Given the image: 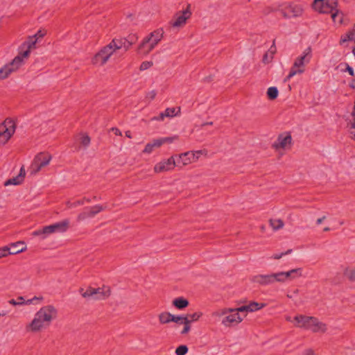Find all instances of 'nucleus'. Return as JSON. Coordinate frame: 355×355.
Returning a JSON list of instances; mask_svg holds the SVG:
<instances>
[{"label":"nucleus","instance_id":"nucleus-32","mask_svg":"<svg viewBox=\"0 0 355 355\" xmlns=\"http://www.w3.org/2000/svg\"><path fill=\"white\" fill-rule=\"evenodd\" d=\"M313 320L310 316H306L303 315H296L294 318V320L297 322L296 325L299 327H303V323L305 320Z\"/></svg>","mask_w":355,"mask_h":355},{"label":"nucleus","instance_id":"nucleus-12","mask_svg":"<svg viewBox=\"0 0 355 355\" xmlns=\"http://www.w3.org/2000/svg\"><path fill=\"white\" fill-rule=\"evenodd\" d=\"M313 320H305L303 323V327L307 329H311L313 332H318L320 331L324 332L326 331V325L322 322L318 321V318L310 316Z\"/></svg>","mask_w":355,"mask_h":355},{"label":"nucleus","instance_id":"nucleus-47","mask_svg":"<svg viewBox=\"0 0 355 355\" xmlns=\"http://www.w3.org/2000/svg\"><path fill=\"white\" fill-rule=\"evenodd\" d=\"M345 66V69H343L342 71L343 72H348L349 74L352 76H354V71L353 69V68L349 66V64L348 63H344Z\"/></svg>","mask_w":355,"mask_h":355},{"label":"nucleus","instance_id":"nucleus-19","mask_svg":"<svg viewBox=\"0 0 355 355\" xmlns=\"http://www.w3.org/2000/svg\"><path fill=\"white\" fill-rule=\"evenodd\" d=\"M191 5L188 4L187 8L183 10L181 15L177 17L175 21L173 22L172 26L173 27H180L186 24L187 19L190 18L191 12L190 11Z\"/></svg>","mask_w":355,"mask_h":355},{"label":"nucleus","instance_id":"nucleus-33","mask_svg":"<svg viewBox=\"0 0 355 355\" xmlns=\"http://www.w3.org/2000/svg\"><path fill=\"white\" fill-rule=\"evenodd\" d=\"M270 223L273 230H277L283 227L284 222L281 219H270Z\"/></svg>","mask_w":355,"mask_h":355},{"label":"nucleus","instance_id":"nucleus-2","mask_svg":"<svg viewBox=\"0 0 355 355\" xmlns=\"http://www.w3.org/2000/svg\"><path fill=\"white\" fill-rule=\"evenodd\" d=\"M164 34L162 28H158L150 33L142 40L138 47V51L144 55H148L162 40Z\"/></svg>","mask_w":355,"mask_h":355},{"label":"nucleus","instance_id":"nucleus-21","mask_svg":"<svg viewBox=\"0 0 355 355\" xmlns=\"http://www.w3.org/2000/svg\"><path fill=\"white\" fill-rule=\"evenodd\" d=\"M10 246L11 248H10V252H8V254H16L24 251L26 249V244L24 241L12 243L10 244Z\"/></svg>","mask_w":355,"mask_h":355},{"label":"nucleus","instance_id":"nucleus-36","mask_svg":"<svg viewBox=\"0 0 355 355\" xmlns=\"http://www.w3.org/2000/svg\"><path fill=\"white\" fill-rule=\"evenodd\" d=\"M345 276H346L349 281H355V267L351 269H346L344 272Z\"/></svg>","mask_w":355,"mask_h":355},{"label":"nucleus","instance_id":"nucleus-28","mask_svg":"<svg viewBox=\"0 0 355 355\" xmlns=\"http://www.w3.org/2000/svg\"><path fill=\"white\" fill-rule=\"evenodd\" d=\"M125 43V37L123 38H114L112 40V41L109 44H112L113 46V49L115 50L116 49H123V45Z\"/></svg>","mask_w":355,"mask_h":355},{"label":"nucleus","instance_id":"nucleus-29","mask_svg":"<svg viewBox=\"0 0 355 355\" xmlns=\"http://www.w3.org/2000/svg\"><path fill=\"white\" fill-rule=\"evenodd\" d=\"M171 314L169 312H163L159 315V321L161 324H167L172 322Z\"/></svg>","mask_w":355,"mask_h":355},{"label":"nucleus","instance_id":"nucleus-10","mask_svg":"<svg viewBox=\"0 0 355 355\" xmlns=\"http://www.w3.org/2000/svg\"><path fill=\"white\" fill-rule=\"evenodd\" d=\"M16 125L10 119H6L0 124V136H3L8 141L15 131Z\"/></svg>","mask_w":355,"mask_h":355},{"label":"nucleus","instance_id":"nucleus-22","mask_svg":"<svg viewBox=\"0 0 355 355\" xmlns=\"http://www.w3.org/2000/svg\"><path fill=\"white\" fill-rule=\"evenodd\" d=\"M331 17L334 24H342L343 22L344 14L343 12L337 9V8L332 9V11L329 12Z\"/></svg>","mask_w":355,"mask_h":355},{"label":"nucleus","instance_id":"nucleus-64","mask_svg":"<svg viewBox=\"0 0 355 355\" xmlns=\"http://www.w3.org/2000/svg\"><path fill=\"white\" fill-rule=\"evenodd\" d=\"M349 87L352 89H355V79H352L349 85Z\"/></svg>","mask_w":355,"mask_h":355},{"label":"nucleus","instance_id":"nucleus-48","mask_svg":"<svg viewBox=\"0 0 355 355\" xmlns=\"http://www.w3.org/2000/svg\"><path fill=\"white\" fill-rule=\"evenodd\" d=\"M127 40H128L132 44H134L138 40V37L136 34H130L127 37H125Z\"/></svg>","mask_w":355,"mask_h":355},{"label":"nucleus","instance_id":"nucleus-7","mask_svg":"<svg viewBox=\"0 0 355 355\" xmlns=\"http://www.w3.org/2000/svg\"><path fill=\"white\" fill-rule=\"evenodd\" d=\"M311 56V48L309 46L304 51L303 54L302 55L297 57L295 59L291 69H294L295 71L303 70L304 73L305 71V64H308L310 62Z\"/></svg>","mask_w":355,"mask_h":355},{"label":"nucleus","instance_id":"nucleus-26","mask_svg":"<svg viewBox=\"0 0 355 355\" xmlns=\"http://www.w3.org/2000/svg\"><path fill=\"white\" fill-rule=\"evenodd\" d=\"M353 40H355V28H353L352 30L349 31L345 35L341 36L340 44L342 45L343 44L347 41Z\"/></svg>","mask_w":355,"mask_h":355},{"label":"nucleus","instance_id":"nucleus-52","mask_svg":"<svg viewBox=\"0 0 355 355\" xmlns=\"http://www.w3.org/2000/svg\"><path fill=\"white\" fill-rule=\"evenodd\" d=\"M46 35V31L42 30H39L33 36H35V38H37V40L39 38H42Z\"/></svg>","mask_w":355,"mask_h":355},{"label":"nucleus","instance_id":"nucleus-53","mask_svg":"<svg viewBox=\"0 0 355 355\" xmlns=\"http://www.w3.org/2000/svg\"><path fill=\"white\" fill-rule=\"evenodd\" d=\"M156 94V92L155 90H152L147 94L146 98L153 100L155 98Z\"/></svg>","mask_w":355,"mask_h":355},{"label":"nucleus","instance_id":"nucleus-16","mask_svg":"<svg viewBox=\"0 0 355 355\" xmlns=\"http://www.w3.org/2000/svg\"><path fill=\"white\" fill-rule=\"evenodd\" d=\"M302 9L297 6H288L281 9L279 13L283 17L287 19L300 16L302 14Z\"/></svg>","mask_w":355,"mask_h":355},{"label":"nucleus","instance_id":"nucleus-62","mask_svg":"<svg viewBox=\"0 0 355 355\" xmlns=\"http://www.w3.org/2000/svg\"><path fill=\"white\" fill-rule=\"evenodd\" d=\"M326 218V216H323L322 217L318 218L317 220H316V224L317 225H320L324 220H325Z\"/></svg>","mask_w":355,"mask_h":355},{"label":"nucleus","instance_id":"nucleus-43","mask_svg":"<svg viewBox=\"0 0 355 355\" xmlns=\"http://www.w3.org/2000/svg\"><path fill=\"white\" fill-rule=\"evenodd\" d=\"M202 314L200 312H196L193 314H187L186 315L189 318V320L191 322H194L197 321L202 316Z\"/></svg>","mask_w":355,"mask_h":355},{"label":"nucleus","instance_id":"nucleus-27","mask_svg":"<svg viewBox=\"0 0 355 355\" xmlns=\"http://www.w3.org/2000/svg\"><path fill=\"white\" fill-rule=\"evenodd\" d=\"M89 207H85L83 211L80 213L77 216V221H83L88 218H93L94 216L92 215V211L89 209H87Z\"/></svg>","mask_w":355,"mask_h":355},{"label":"nucleus","instance_id":"nucleus-37","mask_svg":"<svg viewBox=\"0 0 355 355\" xmlns=\"http://www.w3.org/2000/svg\"><path fill=\"white\" fill-rule=\"evenodd\" d=\"M91 139L87 135H82L80 143L84 148H87L90 144Z\"/></svg>","mask_w":355,"mask_h":355},{"label":"nucleus","instance_id":"nucleus-45","mask_svg":"<svg viewBox=\"0 0 355 355\" xmlns=\"http://www.w3.org/2000/svg\"><path fill=\"white\" fill-rule=\"evenodd\" d=\"M292 249H289L284 252H282L279 254H274L271 258L274 259H279L284 255L290 254L292 252Z\"/></svg>","mask_w":355,"mask_h":355},{"label":"nucleus","instance_id":"nucleus-30","mask_svg":"<svg viewBox=\"0 0 355 355\" xmlns=\"http://www.w3.org/2000/svg\"><path fill=\"white\" fill-rule=\"evenodd\" d=\"M180 107H178L177 108L175 107H168L166 108L164 111V115H166V117H173L175 116H178L180 113Z\"/></svg>","mask_w":355,"mask_h":355},{"label":"nucleus","instance_id":"nucleus-59","mask_svg":"<svg viewBox=\"0 0 355 355\" xmlns=\"http://www.w3.org/2000/svg\"><path fill=\"white\" fill-rule=\"evenodd\" d=\"M184 319L182 322V324L184 325H190L192 322L187 315H184Z\"/></svg>","mask_w":355,"mask_h":355},{"label":"nucleus","instance_id":"nucleus-44","mask_svg":"<svg viewBox=\"0 0 355 355\" xmlns=\"http://www.w3.org/2000/svg\"><path fill=\"white\" fill-rule=\"evenodd\" d=\"M153 64V63L151 61H144L141 64L139 69L141 71L146 70L149 69L150 67H152Z\"/></svg>","mask_w":355,"mask_h":355},{"label":"nucleus","instance_id":"nucleus-17","mask_svg":"<svg viewBox=\"0 0 355 355\" xmlns=\"http://www.w3.org/2000/svg\"><path fill=\"white\" fill-rule=\"evenodd\" d=\"M37 38L35 36H30L28 40L25 41L22 44V48L26 47V50L23 52H19V55L16 57H19L21 59H24V58H27L31 52V49L35 48V44L37 43Z\"/></svg>","mask_w":355,"mask_h":355},{"label":"nucleus","instance_id":"nucleus-35","mask_svg":"<svg viewBox=\"0 0 355 355\" xmlns=\"http://www.w3.org/2000/svg\"><path fill=\"white\" fill-rule=\"evenodd\" d=\"M22 182H23L21 178H19V177L18 175H17L16 177H14L12 178H10V179L7 180L4 183V185L5 186H8V185H11V184L18 185V184H21Z\"/></svg>","mask_w":355,"mask_h":355},{"label":"nucleus","instance_id":"nucleus-15","mask_svg":"<svg viewBox=\"0 0 355 355\" xmlns=\"http://www.w3.org/2000/svg\"><path fill=\"white\" fill-rule=\"evenodd\" d=\"M292 142V137L289 132L284 134H280L277 140L272 144V147L276 150L282 148L285 149L288 145H291Z\"/></svg>","mask_w":355,"mask_h":355},{"label":"nucleus","instance_id":"nucleus-50","mask_svg":"<svg viewBox=\"0 0 355 355\" xmlns=\"http://www.w3.org/2000/svg\"><path fill=\"white\" fill-rule=\"evenodd\" d=\"M43 300V297H36L35 296L34 297H33L32 299H30V300H25V304H33L35 301H37V300Z\"/></svg>","mask_w":355,"mask_h":355},{"label":"nucleus","instance_id":"nucleus-4","mask_svg":"<svg viewBox=\"0 0 355 355\" xmlns=\"http://www.w3.org/2000/svg\"><path fill=\"white\" fill-rule=\"evenodd\" d=\"M79 292L82 296L85 298L92 297L94 300H103L108 297L110 295V289L108 288L107 290H104L103 288H94L89 287L83 292V288H80Z\"/></svg>","mask_w":355,"mask_h":355},{"label":"nucleus","instance_id":"nucleus-54","mask_svg":"<svg viewBox=\"0 0 355 355\" xmlns=\"http://www.w3.org/2000/svg\"><path fill=\"white\" fill-rule=\"evenodd\" d=\"M25 175H26L25 168L24 166H21L18 176L19 177V178H21L22 180V181H24Z\"/></svg>","mask_w":355,"mask_h":355},{"label":"nucleus","instance_id":"nucleus-31","mask_svg":"<svg viewBox=\"0 0 355 355\" xmlns=\"http://www.w3.org/2000/svg\"><path fill=\"white\" fill-rule=\"evenodd\" d=\"M279 94L278 89L276 87H270L267 90V96L270 100H275L277 98Z\"/></svg>","mask_w":355,"mask_h":355},{"label":"nucleus","instance_id":"nucleus-57","mask_svg":"<svg viewBox=\"0 0 355 355\" xmlns=\"http://www.w3.org/2000/svg\"><path fill=\"white\" fill-rule=\"evenodd\" d=\"M174 139H175V137H164V138H160V139H157L164 141H163V144H164V143H166V142H168V143L173 142Z\"/></svg>","mask_w":355,"mask_h":355},{"label":"nucleus","instance_id":"nucleus-18","mask_svg":"<svg viewBox=\"0 0 355 355\" xmlns=\"http://www.w3.org/2000/svg\"><path fill=\"white\" fill-rule=\"evenodd\" d=\"M229 312L232 313L230 314L227 316H225L223 319L222 324H223L224 325L230 326V325H233L234 324H236L241 322L243 320V318H241L240 316L239 312H237V311H227V312L225 314H227Z\"/></svg>","mask_w":355,"mask_h":355},{"label":"nucleus","instance_id":"nucleus-60","mask_svg":"<svg viewBox=\"0 0 355 355\" xmlns=\"http://www.w3.org/2000/svg\"><path fill=\"white\" fill-rule=\"evenodd\" d=\"M110 131L112 132L116 135H121V132L117 128H112L110 129Z\"/></svg>","mask_w":355,"mask_h":355},{"label":"nucleus","instance_id":"nucleus-40","mask_svg":"<svg viewBox=\"0 0 355 355\" xmlns=\"http://www.w3.org/2000/svg\"><path fill=\"white\" fill-rule=\"evenodd\" d=\"M8 303L10 304L13 305V306L23 305V304H25V300H24V297L19 296V297H17V300H14V299L10 300L8 301Z\"/></svg>","mask_w":355,"mask_h":355},{"label":"nucleus","instance_id":"nucleus-25","mask_svg":"<svg viewBox=\"0 0 355 355\" xmlns=\"http://www.w3.org/2000/svg\"><path fill=\"white\" fill-rule=\"evenodd\" d=\"M163 141H164L162 140L154 139L152 142L148 143L146 145L143 153L148 154L152 153L154 148L160 147L163 144Z\"/></svg>","mask_w":355,"mask_h":355},{"label":"nucleus","instance_id":"nucleus-39","mask_svg":"<svg viewBox=\"0 0 355 355\" xmlns=\"http://www.w3.org/2000/svg\"><path fill=\"white\" fill-rule=\"evenodd\" d=\"M188 347L185 345L178 346L175 349L176 355H185L188 352Z\"/></svg>","mask_w":355,"mask_h":355},{"label":"nucleus","instance_id":"nucleus-63","mask_svg":"<svg viewBox=\"0 0 355 355\" xmlns=\"http://www.w3.org/2000/svg\"><path fill=\"white\" fill-rule=\"evenodd\" d=\"M270 52L271 53V54H274L275 53V51H276V48L275 46V40L273 41V44L272 46L270 47Z\"/></svg>","mask_w":355,"mask_h":355},{"label":"nucleus","instance_id":"nucleus-61","mask_svg":"<svg viewBox=\"0 0 355 355\" xmlns=\"http://www.w3.org/2000/svg\"><path fill=\"white\" fill-rule=\"evenodd\" d=\"M303 355H314V352L311 349H307L303 352Z\"/></svg>","mask_w":355,"mask_h":355},{"label":"nucleus","instance_id":"nucleus-14","mask_svg":"<svg viewBox=\"0 0 355 355\" xmlns=\"http://www.w3.org/2000/svg\"><path fill=\"white\" fill-rule=\"evenodd\" d=\"M176 164L174 157L171 156L168 159L162 161L157 164L154 167V170L156 173L168 171L173 169L175 166H177Z\"/></svg>","mask_w":355,"mask_h":355},{"label":"nucleus","instance_id":"nucleus-49","mask_svg":"<svg viewBox=\"0 0 355 355\" xmlns=\"http://www.w3.org/2000/svg\"><path fill=\"white\" fill-rule=\"evenodd\" d=\"M8 252H10V248L8 246H4L0 248V258L6 257L8 254H9Z\"/></svg>","mask_w":355,"mask_h":355},{"label":"nucleus","instance_id":"nucleus-34","mask_svg":"<svg viewBox=\"0 0 355 355\" xmlns=\"http://www.w3.org/2000/svg\"><path fill=\"white\" fill-rule=\"evenodd\" d=\"M275 282L284 283L286 282L285 277V272H279L277 273H272Z\"/></svg>","mask_w":355,"mask_h":355},{"label":"nucleus","instance_id":"nucleus-20","mask_svg":"<svg viewBox=\"0 0 355 355\" xmlns=\"http://www.w3.org/2000/svg\"><path fill=\"white\" fill-rule=\"evenodd\" d=\"M252 282L262 286H266L274 283L273 274L257 275L252 277Z\"/></svg>","mask_w":355,"mask_h":355},{"label":"nucleus","instance_id":"nucleus-8","mask_svg":"<svg viewBox=\"0 0 355 355\" xmlns=\"http://www.w3.org/2000/svg\"><path fill=\"white\" fill-rule=\"evenodd\" d=\"M114 51V49L112 44L105 46L95 55L92 60V62L95 64H100L101 65H103L106 63Z\"/></svg>","mask_w":355,"mask_h":355},{"label":"nucleus","instance_id":"nucleus-5","mask_svg":"<svg viewBox=\"0 0 355 355\" xmlns=\"http://www.w3.org/2000/svg\"><path fill=\"white\" fill-rule=\"evenodd\" d=\"M24 60L19 57H15L11 62L0 69V80L6 78L12 72L17 70L23 64Z\"/></svg>","mask_w":355,"mask_h":355},{"label":"nucleus","instance_id":"nucleus-51","mask_svg":"<svg viewBox=\"0 0 355 355\" xmlns=\"http://www.w3.org/2000/svg\"><path fill=\"white\" fill-rule=\"evenodd\" d=\"M272 59V55L269 58H268V53L266 52V53H264V55L263 56L262 61H263V63L268 64L270 62H271Z\"/></svg>","mask_w":355,"mask_h":355},{"label":"nucleus","instance_id":"nucleus-13","mask_svg":"<svg viewBox=\"0 0 355 355\" xmlns=\"http://www.w3.org/2000/svg\"><path fill=\"white\" fill-rule=\"evenodd\" d=\"M195 153H191V152H186L179 155L176 157V159H175L177 166L182 168L191 162H196V158L195 157Z\"/></svg>","mask_w":355,"mask_h":355},{"label":"nucleus","instance_id":"nucleus-23","mask_svg":"<svg viewBox=\"0 0 355 355\" xmlns=\"http://www.w3.org/2000/svg\"><path fill=\"white\" fill-rule=\"evenodd\" d=\"M172 304L176 309L179 310H182L189 306V302L186 298L183 297H180L174 299L172 302Z\"/></svg>","mask_w":355,"mask_h":355},{"label":"nucleus","instance_id":"nucleus-46","mask_svg":"<svg viewBox=\"0 0 355 355\" xmlns=\"http://www.w3.org/2000/svg\"><path fill=\"white\" fill-rule=\"evenodd\" d=\"M172 322H174L179 324H182V322L184 319V315H173L171 316Z\"/></svg>","mask_w":355,"mask_h":355},{"label":"nucleus","instance_id":"nucleus-6","mask_svg":"<svg viewBox=\"0 0 355 355\" xmlns=\"http://www.w3.org/2000/svg\"><path fill=\"white\" fill-rule=\"evenodd\" d=\"M338 0H314V8L320 13L328 14L332 9L337 8Z\"/></svg>","mask_w":355,"mask_h":355},{"label":"nucleus","instance_id":"nucleus-56","mask_svg":"<svg viewBox=\"0 0 355 355\" xmlns=\"http://www.w3.org/2000/svg\"><path fill=\"white\" fill-rule=\"evenodd\" d=\"M164 117H166V115H164V112H161L157 116L153 117V120L161 121V120H163L164 119Z\"/></svg>","mask_w":355,"mask_h":355},{"label":"nucleus","instance_id":"nucleus-38","mask_svg":"<svg viewBox=\"0 0 355 355\" xmlns=\"http://www.w3.org/2000/svg\"><path fill=\"white\" fill-rule=\"evenodd\" d=\"M104 209L105 208L102 205H97L93 207H89L87 209H89L92 211V215L94 217L96 214L104 210Z\"/></svg>","mask_w":355,"mask_h":355},{"label":"nucleus","instance_id":"nucleus-11","mask_svg":"<svg viewBox=\"0 0 355 355\" xmlns=\"http://www.w3.org/2000/svg\"><path fill=\"white\" fill-rule=\"evenodd\" d=\"M266 306V304L257 303L256 302H251L248 305L242 306L237 309H225L223 310L222 314L225 315L227 312V311H237V312H253L255 311H258Z\"/></svg>","mask_w":355,"mask_h":355},{"label":"nucleus","instance_id":"nucleus-41","mask_svg":"<svg viewBox=\"0 0 355 355\" xmlns=\"http://www.w3.org/2000/svg\"><path fill=\"white\" fill-rule=\"evenodd\" d=\"M303 73V70H297V71H295L294 69H290V71H289V73L288 74V76L284 78V82H287L288 80H290V79L293 77L294 76H295L296 74H301Z\"/></svg>","mask_w":355,"mask_h":355},{"label":"nucleus","instance_id":"nucleus-42","mask_svg":"<svg viewBox=\"0 0 355 355\" xmlns=\"http://www.w3.org/2000/svg\"><path fill=\"white\" fill-rule=\"evenodd\" d=\"M85 202H91L90 198H88L84 197L83 199H81V200H77V201H76V202H73V203L71 204V207H77V206H78V205H84V203H85Z\"/></svg>","mask_w":355,"mask_h":355},{"label":"nucleus","instance_id":"nucleus-9","mask_svg":"<svg viewBox=\"0 0 355 355\" xmlns=\"http://www.w3.org/2000/svg\"><path fill=\"white\" fill-rule=\"evenodd\" d=\"M51 159V156L47 153H40L37 154L31 165V168L33 173H37L42 167L46 166L49 164Z\"/></svg>","mask_w":355,"mask_h":355},{"label":"nucleus","instance_id":"nucleus-58","mask_svg":"<svg viewBox=\"0 0 355 355\" xmlns=\"http://www.w3.org/2000/svg\"><path fill=\"white\" fill-rule=\"evenodd\" d=\"M190 329H191L190 325H184V328L181 331V334H182V335L187 334L190 331Z\"/></svg>","mask_w":355,"mask_h":355},{"label":"nucleus","instance_id":"nucleus-24","mask_svg":"<svg viewBox=\"0 0 355 355\" xmlns=\"http://www.w3.org/2000/svg\"><path fill=\"white\" fill-rule=\"evenodd\" d=\"M302 268H297L285 272L286 280L291 281L302 276Z\"/></svg>","mask_w":355,"mask_h":355},{"label":"nucleus","instance_id":"nucleus-55","mask_svg":"<svg viewBox=\"0 0 355 355\" xmlns=\"http://www.w3.org/2000/svg\"><path fill=\"white\" fill-rule=\"evenodd\" d=\"M125 43L123 45V49L124 51H127L130 46L132 45L128 40H127L125 38Z\"/></svg>","mask_w":355,"mask_h":355},{"label":"nucleus","instance_id":"nucleus-3","mask_svg":"<svg viewBox=\"0 0 355 355\" xmlns=\"http://www.w3.org/2000/svg\"><path fill=\"white\" fill-rule=\"evenodd\" d=\"M69 227V220L68 219L44 226L42 229L34 231L33 236H42V239H45L48 235L55 232H64Z\"/></svg>","mask_w":355,"mask_h":355},{"label":"nucleus","instance_id":"nucleus-1","mask_svg":"<svg viewBox=\"0 0 355 355\" xmlns=\"http://www.w3.org/2000/svg\"><path fill=\"white\" fill-rule=\"evenodd\" d=\"M58 311L52 305L42 307L35 315L29 327L33 331H38L50 324L57 317Z\"/></svg>","mask_w":355,"mask_h":355}]
</instances>
